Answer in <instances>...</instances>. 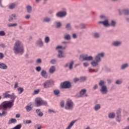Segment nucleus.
Returning a JSON list of instances; mask_svg holds the SVG:
<instances>
[{
    "label": "nucleus",
    "mask_w": 129,
    "mask_h": 129,
    "mask_svg": "<svg viewBox=\"0 0 129 129\" xmlns=\"http://www.w3.org/2000/svg\"><path fill=\"white\" fill-rule=\"evenodd\" d=\"M100 92L102 94H107L108 90H107V87L106 86H103L101 87L100 90Z\"/></svg>",
    "instance_id": "nucleus-8"
},
{
    "label": "nucleus",
    "mask_w": 129,
    "mask_h": 129,
    "mask_svg": "<svg viewBox=\"0 0 129 129\" xmlns=\"http://www.w3.org/2000/svg\"><path fill=\"white\" fill-rule=\"evenodd\" d=\"M125 15V16L129 15V10L128 9H123L122 11H119V15L121 16V15Z\"/></svg>",
    "instance_id": "nucleus-12"
},
{
    "label": "nucleus",
    "mask_w": 129,
    "mask_h": 129,
    "mask_svg": "<svg viewBox=\"0 0 129 129\" xmlns=\"http://www.w3.org/2000/svg\"><path fill=\"white\" fill-rule=\"evenodd\" d=\"M26 9L28 13H29V14H31V13H32V6L28 5L26 7Z\"/></svg>",
    "instance_id": "nucleus-19"
},
{
    "label": "nucleus",
    "mask_w": 129,
    "mask_h": 129,
    "mask_svg": "<svg viewBox=\"0 0 129 129\" xmlns=\"http://www.w3.org/2000/svg\"><path fill=\"white\" fill-rule=\"evenodd\" d=\"M51 21V18L49 17H45L44 18L43 22L44 23H49V22Z\"/></svg>",
    "instance_id": "nucleus-24"
},
{
    "label": "nucleus",
    "mask_w": 129,
    "mask_h": 129,
    "mask_svg": "<svg viewBox=\"0 0 129 129\" xmlns=\"http://www.w3.org/2000/svg\"><path fill=\"white\" fill-rule=\"evenodd\" d=\"M48 112H49V113H51L52 112H53L54 113H55V111L51 109H48Z\"/></svg>",
    "instance_id": "nucleus-60"
},
{
    "label": "nucleus",
    "mask_w": 129,
    "mask_h": 129,
    "mask_svg": "<svg viewBox=\"0 0 129 129\" xmlns=\"http://www.w3.org/2000/svg\"><path fill=\"white\" fill-rule=\"evenodd\" d=\"M0 36H6V32L4 31H0Z\"/></svg>",
    "instance_id": "nucleus-51"
},
{
    "label": "nucleus",
    "mask_w": 129,
    "mask_h": 129,
    "mask_svg": "<svg viewBox=\"0 0 129 129\" xmlns=\"http://www.w3.org/2000/svg\"><path fill=\"white\" fill-rule=\"evenodd\" d=\"M5 57V55H4V53L0 52V59H2Z\"/></svg>",
    "instance_id": "nucleus-55"
},
{
    "label": "nucleus",
    "mask_w": 129,
    "mask_h": 129,
    "mask_svg": "<svg viewBox=\"0 0 129 129\" xmlns=\"http://www.w3.org/2000/svg\"><path fill=\"white\" fill-rule=\"evenodd\" d=\"M35 129H41V128H42V126L41 125L37 124L35 126Z\"/></svg>",
    "instance_id": "nucleus-48"
},
{
    "label": "nucleus",
    "mask_w": 129,
    "mask_h": 129,
    "mask_svg": "<svg viewBox=\"0 0 129 129\" xmlns=\"http://www.w3.org/2000/svg\"><path fill=\"white\" fill-rule=\"evenodd\" d=\"M44 88H49L54 85V81L52 80H47L46 82L43 83Z\"/></svg>",
    "instance_id": "nucleus-5"
},
{
    "label": "nucleus",
    "mask_w": 129,
    "mask_h": 129,
    "mask_svg": "<svg viewBox=\"0 0 129 129\" xmlns=\"http://www.w3.org/2000/svg\"><path fill=\"white\" fill-rule=\"evenodd\" d=\"M26 123H27V124H29V123H32V120H26Z\"/></svg>",
    "instance_id": "nucleus-58"
},
{
    "label": "nucleus",
    "mask_w": 129,
    "mask_h": 129,
    "mask_svg": "<svg viewBox=\"0 0 129 129\" xmlns=\"http://www.w3.org/2000/svg\"><path fill=\"white\" fill-rule=\"evenodd\" d=\"M100 57H104V53H98L95 57V59L97 62H100L101 61V59H100Z\"/></svg>",
    "instance_id": "nucleus-10"
},
{
    "label": "nucleus",
    "mask_w": 129,
    "mask_h": 129,
    "mask_svg": "<svg viewBox=\"0 0 129 129\" xmlns=\"http://www.w3.org/2000/svg\"><path fill=\"white\" fill-rule=\"evenodd\" d=\"M37 44L39 45V46H43L44 44L43 43V41H42V39H39L37 41Z\"/></svg>",
    "instance_id": "nucleus-32"
},
{
    "label": "nucleus",
    "mask_w": 129,
    "mask_h": 129,
    "mask_svg": "<svg viewBox=\"0 0 129 129\" xmlns=\"http://www.w3.org/2000/svg\"><path fill=\"white\" fill-rule=\"evenodd\" d=\"M18 91H20L19 93L21 94L24 91V88L23 87H19L17 89Z\"/></svg>",
    "instance_id": "nucleus-35"
},
{
    "label": "nucleus",
    "mask_w": 129,
    "mask_h": 129,
    "mask_svg": "<svg viewBox=\"0 0 129 129\" xmlns=\"http://www.w3.org/2000/svg\"><path fill=\"white\" fill-rule=\"evenodd\" d=\"M14 122H17V120L16 119L12 118L11 119L9 122V124H11V123H14Z\"/></svg>",
    "instance_id": "nucleus-30"
},
{
    "label": "nucleus",
    "mask_w": 129,
    "mask_h": 129,
    "mask_svg": "<svg viewBox=\"0 0 129 129\" xmlns=\"http://www.w3.org/2000/svg\"><path fill=\"white\" fill-rule=\"evenodd\" d=\"M15 8H16V4L14 3L9 6V9H10V10H13V9H15Z\"/></svg>",
    "instance_id": "nucleus-33"
},
{
    "label": "nucleus",
    "mask_w": 129,
    "mask_h": 129,
    "mask_svg": "<svg viewBox=\"0 0 129 129\" xmlns=\"http://www.w3.org/2000/svg\"><path fill=\"white\" fill-rule=\"evenodd\" d=\"M80 57L83 59L84 61H92L93 60V57L92 56H88L87 54L81 55Z\"/></svg>",
    "instance_id": "nucleus-7"
},
{
    "label": "nucleus",
    "mask_w": 129,
    "mask_h": 129,
    "mask_svg": "<svg viewBox=\"0 0 129 129\" xmlns=\"http://www.w3.org/2000/svg\"><path fill=\"white\" fill-rule=\"evenodd\" d=\"M74 106V103L71 100H68L67 101V103L65 105L66 109H69V110H71V109H73V107Z\"/></svg>",
    "instance_id": "nucleus-3"
},
{
    "label": "nucleus",
    "mask_w": 129,
    "mask_h": 129,
    "mask_svg": "<svg viewBox=\"0 0 129 129\" xmlns=\"http://www.w3.org/2000/svg\"><path fill=\"white\" fill-rule=\"evenodd\" d=\"M36 63L37 64H41L42 63V59L41 58H38L36 60Z\"/></svg>",
    "instance_id": "nucleus-47"
},
{
    "label": "nucleus",
    "mask_w": 129,
    "mask_h": 129,
    "mask_svg": "<svg viewBox=\"0 0 129 129\" xmlns=\"http://www.w3.org/2000/svg\"><path fill=\"white\" fill-rule=\"evenodd\" d=\"M15 101V100H13L12 102H9L8 103H6L2 105H0V110L3 109L4 108V109H6V108H8L9 107V108H11L14 104H13V102Z\"/></svg>",
    "instance_id": "nucleus-4"
},
{
    "label": "nucleus",
    "mask_w": 129,
    "mask_h": 129,
    "mask_svg": "<svg viewBox=\"0 0 129 129\" xmlns=\"http://www.w3.org/2000/svg\"><path fill=\"white\" fill-rule=\"evenodd\" d=\"M62 48H63V46H57L55 48V50H58V49H62Z\"/></svg>",
    "instance_id": "nucleus-59"
},
{
    "label": "nucleus",
    "mask_w": 129,
    "mask_h": 129,
    "mask_svg": "<svg viewBox=\"0 0 129 129\" xmlns=\"http://www.w3.org/2000/svg\"><path fill=\"white\" fill-rule=\"evenodd\" d=\"M26 109L27 111H31V110H32V107L30 106H26Z\"/></svg>",
    "instance_id": "nucleus-44"
},
{
    "label": "nucleus",
    "mask_w": 129,
    "mask_h": 129,
    "mask_svg": "<svg viewBox=\"0 0 129 129\" xmlns=\"http://www.w3.org/2000/svg\"><path fill=\"white\" fill-rule=\"evenodd\" d=\"M13 50L15 54L16 55L19 53H23L24 52V45L22 44V42L18 40L14 45Z\"/></svg>",
    "instance_id": "nucleus-1"
},
{
    "label": "nucleus",
    "mask_w": 129,
    "mask_h": 129,
    "mask_svg": "<svg viewBox=\"0 0 129 129\" xmlns=\"http://www.w3.org/2000/svg\"><path fill=\"white\" fill-rule=\"evenodd\" d=\"M44 41L45 43H49L50 42V37L49 36H47L45 38Z\"/></svg>",
    "instance_id": "nucleus-37"
},
{
    "label": "nucleus",
    "mask_w": 129,
    "mask_h": 129,
    "mask_svg": "<svg viewBox=\"0 0 129 129\" xmlns=\"http://www.w3.org/2000/svg\"><path fill=\"white\" fill-rule=\"evenodd\" d=\"M93 36L94 38H99L100 37L99 33H95Z\"/></svg>",
    "instance_id": "nucleus-46"
},
{
    "label": "nucleus",
    "mask_w": 129,
    "mask_h": 129,
    "mask_svg": "<svg viewBox=\"0 0 129 129\" xmlns=\"http://www.w3.org/2000/svg\"><path fill=\"white\" fill-rule=\"evenodd\" d=\"M100 18L101 20H102V21H106V20H108L107 17H105L104 15H101L100 16Z\"/></svg>",
    "instance_id": "nucleus-36"
},
{
    "label": "nucleus",
    "mask_w": 129,
    "mask_h": 129,
    "mask_svg": "<svg viewBox=\"0 0 129 129\" xmlns=\"http://www.w3.org/2000/svg\"><path fill=\"white\" fill-rule=\"evenodd\" d=\"M18 86H19V83L18 82H15L14 88H18Z\"/></svg>",
    "instance_id": "nucleus-56"
},
{
    "label": "nucleus",
    "mask_w": 129,
    "mask_h": 129,
    "mask_svg": "<svg viewBox=\"0 0 129 129\" xmlns=\"http://www.w3.org/2000/svg\"><path fill=\"white\" fill-rule=\"evenodd\" d=\"M36 71H37V72H40V71H41V70H42V68H41V67L40 66H38V67H37L36 68H35Z\"/></svg>",
    "instance_id": "nucleus-45"
},
{
    "label": "nucleus",
    "mask_w": 129,
    "mask_h": 129,
    "mask_svg": "<svg viewBox=\"0 0 129 129\" xmlns=\"http://www.w3.org/2000/svg\"><path fill=\"white\" fill-rule=\"evenodd\" d=\"M83 65L85 67H87V66H88V65H89V64L87 62H84L83 63Z\"/></svg>",
    "instance_id": "nucleus-64"
},
{
    "label": "nucleus",
    "mask_w": 129,
    "mask_h": 129,
    "mask_svg": "<svg viewBox=\"0 0 129 129\" xmlns=\"http://www.w3.org/2000/svg\"><path fill=\"white\" fill-rule=\"evenodd\" d=\"M18 26V24L17 23H14L12 24H9L8 27L9 28H11V27H17Z\"/></svg>",
    "instance_id": "nucleus-43"
},
{
    "label": "nucleus",
    "mask_w": 129,
    "mask_h": 129,
    "mask_svg": "<svg viewBox=\"0 0 129 129\" xmlns=\"http://www.w3.org/2000/svg\"><path fill=\"white\" fill-rule=\"evenodd\" d=\"M56 71V68L55 66H51L49 70V72L50 74H53Z\"/></svg>",
    "instance_id": "nucleus-15"
},
{
    "label": "nucleus",
    "mask_w": 129,
    "mask_h": 129,
    "mask_svg": "<svg viewBox=\"0 0 129 129\" xmlns=\"http://www.w3.org/2000/svg\"><path fill=\"white\" fill-rule=\"evenodd\" d=\"M79 81V79H78L77 78H75L74 79V81L75 83H76V82H78Z\"/></svg>",
    "instance_id": "nucleus-57"
},
{
    "label": "nucleus",
    "mask_w": 129,
    "mask_h": 129,
    "mask_svg": "<svg viewBox=\"0 0 129 129\" xmlns=\"http://www.w3.org/2000/svg\"><path fill=\"white\" fill-rule=\"evenodd\" d=\"M62 26V23L60 22H56V29H60Z\"/></svg>",
    "instance_id": "nucleus-26"
},
{
    "label": "nucleus",
    "mask_w": 129,
    "mask_h": 129,
    "mask_svg": "<svg viewBox=\"0 0 129 129\" xmlns=\"http://www.w3.org/2000/svg\"><path fill=\"white\" fill-rule=\"evenodd\" d=\"M41 75L42 76V77H44V78H45L47 79L48 78V76L47 75V72L45 70H42L41 72Z\"/></svg>",
    "instance_id": "nucleus-14"
},
{
    "label": "nucleus",
    "mask_w": 129,
    "mask_h": 129,
    "mask_svg": "<svg viewBox=\"0 0 129 129\" xmlns=\"http://www.w3.org/2000/svg\"><path fill=\"white\" fill-rule=\"evenodd\" d=\"M58 54L57 55V58H65L66 56L64 55V53L63 52V51L62 50H58Z\"/></svg>",
    "instance_id": "nucleus-13"
},
{
    "label": "nucleus",
    "mask_w": 129,
    "mask_h": 129,
    "mask_svg": "<svg viewBox=\"0 0 129 129\" xmlns=\"http://www.w3.org/2000/svg\"><path fill=\"white\" fill-rule=\"evenodd\" d=\"M74 64V61H72L70 64L69 69L71 70L73 68V64Z\"/></svg>",
    "instance_id": "nucleus-40"
},
{
    "label": "nucleus",
    "mask_w": 129,
    "mask_h": 129,
    "mask_svg": "<svg viewBox=\"0 0 129 129\" xmlns=\"http://www.w3.org/2000/svg\"><path fill=\"white\" fill-rule=\"evenodd\" d=\"M43 112H40L39 113H38V116H40V117H41V116H43Z\"/></svg>",
    "instance_id": "nucleus-61"
},
{
    "label": "nucleus",
    "mask_w": 129,
    "mask_h": 129,
    "mask_svg": "<svg viewBox=\"0 0 129 129\" xmlns=\"http://www.w3.org/2000/svg\"><path fill=\"white\" fill-rule=\"evenodd\" d=\"M103 25H104L105 27H109V23H108V19L103 21Z\"/></svg>",
    "instance_id": "nucleus-21"
},
{
    "label": "nucleus",
    "mask_w": 129,
    "mask_h": 129,
    "mask_svg": "<svg viewBox=\"0 0 129 129\" xmlns=\"http://www.w3.org/2000/svg\"><path fill=\"white\" fill-rule=\"evenodd\" d=\"M91 64L92 66L95 67L96 66H97V65H98V62L93 60L92 62H91Z\"/></svg>",
    "instance_id": "nucleus-29"
},
{
    "label": "nucleus",
    "mask_w": 129,
    "mask_h": 129,
    "mask_svg": "<svg viewBox=\"0 0 129 129\" xmlns=\"http://www.w3.org/2000/svg\"><path fill=\"white\" fill-rule=\"evenodd\" d=\"M60 86L61 88H63L64 89L71 88V87H72L71 83H70V82L69 81H64L63 83H61L60 84Z\"/></svg>",
    "instance_id": "nucleus-2"
},
{
    "label": "nucleus",
    "mask_w": 129,
    "mask_h": 129,
    "mask_svg": "<svg viewBox=\"0 0 129 129\" xmlns=\"http://www.w3.org/2000/svg\"><path fill=\"white\" fill-rule=\"evenodd\" d=\"M127 66H128V64L127 63L123 64L122 65L121 69H122V70H123V69H125V68H127Z\"/></svg>",
    "instance_id": "nucleus-34"
},
{
    "label": "nucleus",
    "mask_w": 129,
    "mask_h": 129,
    "mask_svg": "<svg viewBox=\"0 0 129 129\" xmlns=\"http://www.w3.org/2000/svg\"><path fill=\"white\" fill-rule=\"evenodd\" d=\"M40 92L39 90H36L34 91V94H38L39 92Z\"/></svg>",
    "instance_id": "nucleus-62"
},
{
    "label": "nucleus",
    "mask_w": 129,
    "mask_h": 129,
    "mask_svg": "<svg viewBox=\"0 0 129 129\" xmlns=\"http://www.w3.org/2000/svg\"><path fill=\"white\" fill-rule=\"evenodd\" d=\"M63 39L69 41V40H71V36H70L69 34H66L63 36Z\"/></svg>",
    "instance_id": "nucleus-17"
},
{
    "label": "nucleus",
    "mask_w": 129,
    "mask_h": 129,
    "mask_svg": "<svg viewBox=\"0 0 129 129\" xmlns=\"http://www.w3.org/2000/svg\"><path fill=\"white\" fill-rule=\"evenodd\" d=\"M0 68L1 69H8V66H7L5 63L0 62Z\"/></svg>",
    "instance_id": "nucleus-20"
},
{
    "label": "nucleus",
    "mask_w": 129,
    "mask_h": 129,
    "mask_svg": "<svg viewBox=\"0 0 129 129\" xmlns=\"http://www.w3.org/2000/svg\"><path fill=\"white\" fill-rule=\"evenodd\" d=\"M89 72L92 73V72H97V71H95V70H93L92 69H89Z\"/></svg>",
    "instance_id": "nucleus-52"
},
{
    "label": "nucleus",
    "mask_w": 129,
    "mask_h": 129,
    "mask_svg": "<svg viewBox=\"0 0 129 129\" xmlns=\"http://www.w3.org/2000/svg\"><path fill=\"white\" fill-rule=\"evenodd\" d=\"M17 20V14H13L9 16V22H13V21Z\"/></svg>",
    "instance_id": "nucleus-11"
},
{
    "label": "nucleus",
    "mask_w": 129,
    "mask_h": 129,
    "mask_svg": "<svg viewBox=\"0 0 129 129\" xmlns=\"http://www.w3.org/2000/svg\"><path fill=\"white\" fill-rule=\"evenodd\" d=\"M35 103L37 106H41V105H46L47 102L43 100L42 99H38L35 100Z\"/></svg>",
    "instance_id": "nucleus-6"
},
{
    "label": "nucleus",
    "mask_w": 129,
    "mask_h": 129,
    "mask_svg": "<svg viewBox=\"0 0 129 129\" xmlns=\"http://www.w3.org/2000/svg\"><path fill=\"white\" fill-rule=\"evenodd\" d=\"M115 24H116L115 22L112 21L110 25L112 26V27H115Z\"/></svg>",
    "instance_id": "nucleus-50"
},
{
    "label": "nucleus",
    "mask_w": 129,
    "mask_h": 129,
    "mask_svg": "<svg viewBox=\"0 0 129 129\" xmlns=\"http://www.w3.org/2000/svg\"><path fill=\"white\" fill-rule=\"evenodd\" d=\"M86 80V77H82L80 79V81L81 82H84Z\"/></svg>",
    "instance_id": "nucleus-38"
},
{
    "label": "nucleus",
    "mask_w": 129,
    "mask_h": 129,
    "mask_svg": "<svg viewBox=\"0 0 129 129\" xmlns=\"http://www.w3.org/2000/svg\"><path fill=\"white\" fill-rule=\"evenodd\" d=\"M121 112V110L119 109L117 111V121L119 122L120 121V120H119V117H120V113Z\"/></svg>",
    "instance_id": "nucleus-16"
},
{
    "label": "nucleus",
    "mask_w": 129,
    "mask_h": 129,
    "mask_svg": "<svg viewBox=\"0 0 129 129\" xmlns=\"http://www.w3.org/2000/svg\"><path fill=\"white\" fill-rule=\"evenodd\" d=\"M50 63L51 64H56V63H57V60H56V59H52L51 61H50Z\"/></svg>",
    "instance_id": "nucleus-49"
},
{
    "label": "nucleus",
    "mask_w": 129,
    "mask_h": 129,
    "mask_svg": "<svg viewBox=\"0 0 129 129\" xmlns=\"http://www.w3.org/2000/svg\"><path fill=\"white\" fill-rule=\"evenodd\" d=\"M60 105L61 107H64V101L60 102Z\"/></svg>",
    "instance_id": "nucleus-54"
},
{
    "label": "nucleus",
    "mask_w": 129,
    "mask_h": 129,
    "mask_svg": "<svg viewBox=\"0 0 129 129\" xmlns=\"http://www.w3.org/2000/svg\"><path fill=\"white\" fill-rule=\"evenodd\" d=\"M66 28L69 30H71V25L70 24V23L67 24V25L66 26Z\"/></svg>",
    "instance_id": "nucleus-39"
},
{
    "label": "nucleus",
    "mask_w": 129,
    "mask_h": 129,
    "mask_svg": "<svg viewBox=\"0 0 129 129\" xmlns=\"http://www.w3.org/2000/svg\"><path fill=\"white\" fill-rule=\"evenodd\" d=\"M105 81L104 80H101L99 83V85L101 87H102V86H106L105 85Z\"/></svg>",
    "instance_id": "nucleus-22"
},
{
    "label": "nucleus",
    "mask_w": 129,
    "mask_h": 129,
    "mask_svg": "<svg viewBox=\"0 0 129 129\" xmlns=\"http://www.w3.org/2000/svg\"><path fill=\"white\" fill-rule=\"evenodd\" d=\"M67 15V13L65 11H60L56 13L57 18H64Z\"/></svg>",
    "instance_id": "nucleus-9"
},
{
    "label": "nucleus",
    "mask_w": 129,
    "mask_h": 129,
    "mask_svg": "<svg viewBox=\"0 0 129 129\" xmlns=\"http://www.w3.org/2000/svg\"><path fill=\"white\" fill-rule=\"evenodd\" d=\"M80 95H84L86 93V89H83L81 90L79 92Z\"/></svg>",
    "instance_id": "nucleus-27"
},
{
    "label": "nucleus",
    "mask_w": 129,
    "mask_h": 129,
    "mask_svg": "<svg viewBox=\"0 0 129 129\" xmlns=\"http://www.w3.org/2000/svg\"><path fill=\"white\" fill-rule=\"evenodd\" d=\"M116 84H121L122 83V82L121 81H119V80H118L116 81Z\"/></svg>",
    "instance_id": "nucleus-53"
},
{
    "label": "nucleus",
    "mask_w": 129,
    "mask_h": 129,
    "mask_svg": "<svg viewBox=\"0 0 129 129\" xmlns=\"http://www.w3.org/2000/svg\"><path fill=\"white\" fill-rule=\"evenodd\" d=\"M31 18V16L27 15L25 17V19H26L27 20H29V19H30Z\"/></svg>",
    "instance_id": "nucleus-63"
},
{
    "label": "nucleus",
    "mask_w": 129,
    "mask_h": 129,
    "mask_svg": "<svg viewBox=\"0 0 129 129\" xmlns=\"http://www.w3.org/2000/svg\"><path fill=\"white\" fill-rule=\"evenodd\" d=\"M10 94H8V92H6V93H4L3 94V96L4 98H9Z\"/></svg>",
    "instance_id": "nucleus-31"
},
{
    "label": "nucleus",
    "mask_w": 129,
    "mask_h": 129,
    "mask_svg": "<svg viewBox=\"0 0 129 129\" xmlns=\"http://www.w3.org/2000/svg\"><path fill=\"white\" fill-rule=\"evenodd\" d=\"M100 104H96L94 108V110H95L96 111L98 110V109L100 108Z\"/></svg>",
    "instance_id": "nucleus-25"
},
{
    "label": "nucleus",
    "mask_w": 129,
    "mask_h": 129,
    "mask_svg": "<svg viewBox=\"0 0 129 129\" xmlns=\"http://www.w3.org/2000/svg\"><path fill=\"white\" fill-rule=\"evenodd\" d=\"M108 117L109 118H114V117H115V114L114 113H110L108 114Z\"/></svg>",
    "instance_id": "nucleus-28"
},
{
    "label": "nucleus",
    "mask_w": 129,
    "mask_h": 129,
    "mask_svg": "<svg viewBox=\"0 0 129 129\" xmlns=\"http://www.w3.org/2000/svg\"><path fill=\"white\" fill-rule=\"evenodd\" d=\"M75 122H76V120L72 121L66 129L71 128V127H72V126H73V124H74V123H75Z\"/></svg>",
    "instance_id": "nucleus-23"
},
{
    "label": "nucleus",
    "mask_w": 129,
    "mask_h": 129,
    "mask_svg": "<svg viewBox=\"0 0 129 129\" xmlns=\"http://www.w3.org/2000/svg\"><path fill=\"white\" fill-rule=\"evenodd\" d=\"M21 127H22V124H19L16 125L15 127H14L13 129H21Z\"/></svg>",
    "instance_id": "nucleus-41"
},
{
    "label": "nucleus",
    "mask_w": 129,
    "mask_h": 129,
    "mask_svg": "<svg viewBox=\"0 0 129 129\" xmlns=\"http://www.w3.org/2000/svg\"><path fill=\"white\" fill-rule=\"evenodd\" d=\"M121 44V41H114L112 43V45L113 46H114L115 47H117L118 46H120Z\"/></svg>",
    "instance_id": "nucleus-18"
},
{
    "label": "nucleus",
    "mask_w": 129,
    "mask_h": 129,
    "mask_svg": "<svg viewBox=\"0 0 129 129\" xmlns=\"http://www.w3.org/2000/svg\"><path fill=\"white\" fill-rule=\"evenodd\" d=\"M60 94V91L59 90H54V95H58V94Z\"/></svg>",
    "instance_id": "nucleus-42"
}]
</instances>
